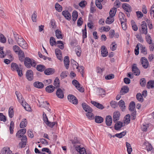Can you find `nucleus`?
Segmentation results:
<instances>
[{
    "mask_svg": "<svg viewBox=\"0 0 154 154\" xmlns=\"http://www.w3.org/2000/svg\"><path fill=\"white\" fill-rule=\"evenodd\" d=\"M62 14L65 18L68 20L71 19V14L67 11H63L62 12Z\"/></svg>",
    "mask_w": 154,
    "mask_h": 154,
    "instance_id": "11",
    "label": "nucleus"
},
{
    "mask_svg": "<svg viewBox=\"0 0 154 154\" xmlns=\"http://www.w3.org/2000/svg\"><path fill=\"white\" fill-rule=\"evenodd\" d=\"M120 116V113L119 111H116L114 112L113 116V121L115 123L119 119Z\"/></svg>",
    "mask_w": 154,
    "mask_h": 154,
    "instance_id": "10",
    "label": "nucleus"
},
{
    "mask_svg": "<svg viewBox=\"0 0 154 154\" xmlns=\"http://www.w3.org/2000/svg\"><path fill=\"white\" fill-rule=\"evenodd\" d=\"M126 146L127 149V151L128 154H131V153L132 152V149L130 143L127 142L126 143Z\"/></svg>",
    "mask_w": 154,
    "mask_h": 154,
    "instance_id": "34",
    "label": "nucleus"
},
{
    "mask_svg": "<svg viewBox=\"0 0 154 154\" xmlns=\"http://www.w3.org/2000/svg\"><path fill=\"white\" fill-rule=\"evenodd\" d=\"M13 34L14 37L15 38V40L17 42V41L20 40L22 38V37L21 36L17 34L16 32H13Z\"/></svg>",
    "mask_w": 154,
    "mask_h": 154,
    "instance_id": "35",
    "label": "nucleus"
},
{
    "mask_svg": "<svg viewBox=\"0 0 154 154\" xmlns=\"http://www.w3.org/2000/svg\"><path fill=\"white\" fill-rule=\"evenodd\" d=\"M82 106L83 109L86 112H89L92 111V108L85 103H83L82 104Z\"/></svg>",
    "mask_w": 154,
    "mask_h": 154,
    "instance_id": "15",
    "label": "nucleus"
},
{
    "mask_svg": "<svg viewBox=\"0 0 154 154\" xmlns=\"http://www.w3.org/2000/svg\"><path fill=\"white\" fill-rule=\"evenodd\" d=\"M53 70L51 68H48L45 71V73L47 75H50L53 73Z\"/></svg>",
    "mask_w": 154,
    "mask_h": 154,
    "instance_id": "51",
    "label": "nucleus"
},
{
    "mask_svg": "<svg viewBox=\"0 0 154 154\" xmlns=\"http://www.w3.org/2000/svg\"><path fill=\"white\" fill-rule=\"evenodd\" d=\"M27 123V121L26 119H23L21 122L20 126L21 128H23L26 126Z\"/></svg>",
    "mask_w": 154,
    "mask_h": 154,
    "instance_id": "29",
    "label": "nucleus"
},
{
    "mask_svg": "<svg viewBox=\"0 0 154 154\" xmlns=\"http://www.w3.org/2000/svg\"><path fill=\"white\" fill-rule=\"evenodd\" d=\"M119 20L120 21H126V19L125 18V14L122 12H120L119 14Z\"/></svg>",
    "mask_w": 154,
    "mask_h": 154,
    "instance_id": "32",
    "label": "nucleus"
},
{
    "mask_svg": "<svg viewBox=\"0 0 154 154\" xmlns=\"http://www.w3.org/2000/svg\"><path fill=\"white\" fill-rule=\"evenodd\" d=\"M20 40L17 41V44L22 48L26 49L27 48V44L25 40L22 38Z\"/></svg>",
    "mask_w": 154,
    "mask_h": 154,
    "instance_id": "5",
    "label": "nucleus"
},
{
    "mask_svg": "<svg viewBox=\"0 0 154 154\" xmlns=\"http://www.w3.org/2000/svg\"><path fill=\"white\" fill-rule=\"evenodd\" d=\"M55 87L52 85H50L47 86L45 88L46 91L48 93H51L54 91Z\"/></svg>",
    "mask_w": 154,
    "mask_h": 154,
    "instance_id": "24",
    "label": "nucleus"
},
{
    "mask_svg": "<svg viewBox=\"0 0 154 154\" xmlns=\"http://www.w3.org/2000/svg\"><path fill=\"white\" fill-rule=\"evenodd\" d=\"M57 44H58L57 46L61 49H63L64 46L62 42L61 41H58L57 42Z\"/></svg>",
    "mask_w": 154,
    "mask_h": 154,
    "instance_id": "44",
    "label": "nucleus"
},
{
    "mask_svg": "<svg viewBox=\"0 0 154 154\" xmlns=\"http://www.w3.org/2000/svg\"><path fill=\"white\" fill-rule=\"evenodd\" d=\"M14 122L12 121H11L10 124V125L9 127L10 133L11 134H13L14 132L13 129L14 128Z\"/></svg>",
    "mask_w": 154,
    "mask_h": 154,
    "instance_id": "43",
    "label": "nucleus"
},
{
    "mask_svg": "<svg viewBox=\"0 0 154 154\" xmlns=\"http://www.w3.org/2000/svg\"><path fill=\"white\" fill-rule=\"evenodd\" d=\"M13 49L14 51L16 53H19V51H22L20 50V48L17 45H15L13 46Z\"/></svg>",
    "mask_w": 154,
    "mask_h": 154,
    "instance_id": "58",
    "label": "nucleus"
},
{
    "mask_svg": "<svg viewBox=\"0 0 154 154\" xmlns=\"http://www.w3.org/2000/svg\"><path fill=\"white\" fill-rule=\"evenodd\" d=\"M72 84L75 86L77 89L80 92H83L84 89L80 86V84L78 82L75 80H73L72 82Z\"/></svg>",
    "mask_w": 154,
    "mask_h": 154,
    "instance_id": "6",
    "label": "nucleus"
},
{
    "mask_svg": "<svg viewBox=\"0 0 154 154\" xmlns=\"http://www.w3.org/2000/svg\"><path fill=\"white\" fill-rule=\"evenodd\" d=\"M101 52L102 56L103 57H106L108 55V51L107 48L104 45H103L101 47Z\"/></svg>",
    "mask_w": 154,
    "mask_h": 154,
    "instance_id": "13",
    "label": "nucleus"
},
{
    "mask_svg": "<svg viewBox=\"0 0 154 154\" xmlns=\"http://www.w3.org/2000/svg\"><path fill=\"white\" fill-rule=\"evenodd\" d=\"M147 87L149 89L154 88V81H149L147 84Z\"/></svg>",
    "mask_w": 154,
    "mask_h": 154,
    "instance_id": "33",
    "label": "nucleus"
},
{
    "mask_svg": "<svg viewBox=\"0 0 154 154\" xmlns=\"http://www.w3.org/2000/svg\"><path fill=\"white\" fill-rule=\"evenodd\" d=\"M135 107V103L134 101L131 102L129 105V109L130 111L134 110Z\"/></svg>",
    "mask_w": 154,
    "mask_h": 154,
    "instance_id": "41",
    "label": "nucleus"
},
{
    "mask_svg": "<svg viewBox=\"0 0 154 154\" xmlns=\"http://www.w3.org/2000/svg\"><path fill=\"white\" fill-rule=\"evenodd\" d=\"M126 132L125 131H123L121 133L119 134H117L115 135H113L112 137H114L115 136H116L119 138H122L123 136H124L126 134Z\"/></svg>",
    "mask_w": 154,
    "mask_h": 154,
    "instance_id": "40",
    "label": "nucleus"
},
{
    "mask_svg": "<svg viewBox=\"0 0 154 154\" xmlns=\"http://www.w3.org/2000/svg\"><path fill=\"white\" fill-rule=\"evenodd\" d=\"M5 122L6 121V118L3 113H0V121Z\"/></svg>",
    "mask_w": 154,
    "mask_h": 154,
    "instance_id": "62",
    "label": "nucleus"
},
{
    "mask_svg": "<svg viewBox=\"0 0 154 154\" xmlns=\"http://www.w3.org/2000/svg\"><path fill=\"white\" fill-rule=\"evenodd\" d=\"M92 112H89L86 114V116L88 118L91 119H93L94 118V115L92 113Z\"/></svg>",
    "mask_w": 154,
    "mask_h": 154,
    "instance_id": "54",
    "label": "nucleus"
},
{
    "mask_svg": "<svg viewBox=\"0 0 154 154\" xmlns=\"http://www.w3.org/2000/svg\"><path fill=\"white\" fill-rule=\"evenodd\" d=\"M131 24L133 30L134 31H137L138 29V27L135 24V22L133 21H131Z\"/></svg>",
    "mask_w": 154,
    "mask_h": 154,
    "instance_id": "59",
    "label": "nucleus"
},
{
    "mask_svg": "<svg viewBox=\"0 0 154 154\" xmlns=\"http://www.w3.org/2000/svg\"><path fill=\"white\" fill-rule=\"evenodd\" d=\"M0 42L2 43H5L6 42L5 37L1 33H0Z\"/></svg>",
    "mask_w": 154,
    "mask_h": 154,
    "instance_id": "57",
    "label": "nucleus"
},
{
    "mask_svg": "<svg viewBox=\"0 0 154 154\" xmlns=\"http://www.w3.org/2000/svg\"><path fill=\"white\" fill-rule=\"evenodd\" d=\"M18 54L20 60L21 62L24 61L25 58V55L23 52L22 51H20Z\"/></svg>",
    "mask_w": 154,
    "mask_h": 154,
    "instance_id": "22",
    "label": "nucleus"
},
{
    "mask_svg": "<svg viewBox=\"0 0 154 154\" xmlns=\"http://www.w3.org/2000/svg\"><path fill=\"white\" fill-rule=\"evenodd\" d=\"M132 71L135 75H139L140 73V70L137 67L136 64H134L132 66Z\"/></svg>",
    "mask_w": 154,
    "mask_h": 154,
    "instance_id": "9",
    "label": "nucleus"
},
{
    "mask_svg": "<svg viewBox=\"0 0 154 154\" xmlns=\"http://www.w3.org/2000/svg\"><path fill=\"white\" fill-rule=\"evenodd\" d=\"M33 86L35 88H42L44 87L43 84L41 82L37 81L33 83Z\"/></svg>",
    "mask_w": 154,
    "mask_h": 154,
    "instance_id": "19",
    "label": "nucleus"
},
{
    "mask_svg": "<svg viewBox=\"0 0 154 154\" xmlns=\"http://www.w3.org/2000/svg\"><path fill=\"white\" fill-rule=\"evenodd\" d=\"M56 35L58 39H62L63 38L61 32L58 29H57L55 31Z\"/></svg>",
    "mask_w": 154,
    "mask_h": 154,
    "instance_id": "36",
    "label": "nucleus"
},
{
    "mask_svg": "<svg viewBox=\"0 0 154 154\" xmlns=\"http://www.w3.org/2000/svg\"><path fill=\"white\" fill-rule=\"evenodd\" d=\"M56 94L57 96L60 98H63L64 97V94L63 91L60 88L57 89V91Z\"/></svg>",
    "mask_w": 154,
    "mask_h": 154,
    "instance_id": "14",
    "label": "nucleus"
},
{
    "mask_svg": "<svg viewBox=\"0 0 154 154\" xmlns=\"http://www.w3.org/2000/svg\"><path fill=\"white\" fill-rule=\"evenodd\" d=\"M122 123L120 121L118 122L115 125V130H119L123 126Z\"/></svg>",
    "mask_w": 154,
    "mask_h": 154,
    "instance_id": "27",
    "label": "nucleus"
},
{
    "mask_svg": "<svg viewBox=\"0 0 154 154\" xmlns=\"http://www.w3.org/2000/svg\"><path fill=\"white\" fill-rule=\"evenodd\" d=\"M64 63L66 69H68L69 68V58L68 56L65 57L64 59Z\"/></svg>",
    "mask_w": 154,
    "mask_h": 154,
    "instance_id": "20",
    "label": "nucleus"
},
{
    "mask_svg": "<svg viewBox=\"0 0 154 154\" xmlns=\"http://www.w3.org/2000/svg\"><path fill=\"white\" fill-rule=\"evenodd\" d=\"M125 123L128 124L130 122V116L129 114L127 115L125 117Z\"/></svg>",
    "mask_w": 154,
    "mask_h": 154,
    "instance_id": "42",
    "label": "nucleus"
},
{
    "mask_svg": "<svg viewBox=\"0 0 154 154\" xmlns=\"http://www.w3.org/2000/svg\"><path fill=\"white\" fill-rule=\"evenodd\" d=\"M101 2L99 0H96L95 1V4L97 7L100 9L102 8V5L101 3Z\"/></svg>",
    "mask_w": 154,
    "mask_h": 154,
    "instance_id": "56",
    "label": "nucleus"
},
{
    "mask_svg": "<svg viewBox=\"0 0 154 154\" xmlns=\"http://www.w3.org/2000/svg\"><path fill=\"white\" fill-rule=\"evenodd\" d=\"M68 99L70 102L74 104H77L78 100L76 98L74 95L69 94L68 95Z\"/></svg>",
    "mask_w": 154,
    "mask_h": 154,
    "instance_id": "4",
    "label": "nucleus"
},
{
    "mask_svg": "<svg viewBox=\"0 0 154 154\" xmlns=\"http://www.w3.org/2000/svg\"><path fill=\"white\" fill-rule=\"evenodd\" d=\"M137 99L140 102H142L143 101V96L140 93H138L136 95Z\"/></svg>",
    "mask_w": 154,
    "mask_h": 154,
    "instance_id": "48",
    "label": "nucleus"
},
{
    "mask_svg": "<svg viewBox=\"0 0 154 154\" xmlns=\"http://www.w3.org/2000/svg\"><path fill=\"white\" fill-rule=\"evenodd\" d=\"M116 11L117 8H113L111 9L109 12V17H113L115 15Z\"/></svg>",
    "mask_w": 154,
    "mask_h": 154,
    "instance_id": "31",
    "label": "nucleus"
},
{
    "mask_svg": "<svg viewBox=\"0 0 154 154\" xmlns=\"http://www.w3.org/2000/svg\"><path fill=\"white\" fill-rule=\"evenodd\" d=\"M2 154H10L12 152L8 147H5L3 148L1 151Z\"/></svg>",
    "mask_w": 154,
    "mask_h": 154,
    "instance_id": "18",
    "label": "nucleus"
},
{
    "mask_svg": "<svg viewBox=\"0 0 154 154\" xmlns=\"http://www.w3.org/2000/svg\"><path fill=\"white\" fill-rule=\"evenodd\" d=\"M74 146L80 154H87L85 149L84 147L81 146V145L75 144L74 145Z\"/></svg>",
    "mask_w": 154,
    "mask_h": 154,
    "instance_id": "3",
    "label": "nucleus"
},
{
    "mask_svg": "<svg viewBox=\"0 0 154 154\" xmlns=\"http://www.w3.org/2000/svg\"><path fill=\"white\" fill-rule=\"evenodd\" d=\"M139 30L141 34L146 35L147 33V28L146 23L145 21H142L139 28Z\"/></svg>",
    "mask_w": 154,
    "mask_h": 154,
    "instance_id": "2",
    "label": "nucleus"
},
{
    "mask_svg": "<svg viewBox=\"0 0 154 154\" xmlns=\"http://www.w3.org/2000/svg\"><path fill=\"white\" fill-rule=\"evenodd\" d=\"M43 121L47 124L49 122L47 117L45 113L43 112Z\"/></svg>",
    "mask_w": 154,
    "mask_h": 154,
    "instance_id": "61",
    "label": "nucleus"
},
{
    "mask_svg": "<svg viewBox=\"0 0 154 154\" xmlns=\"http://www.w3.org/2000/svg\"><path fill=\"white\" fill-rule=\"evenodd\" d=\"M112 117L109 115L107 116L106 118V123L108 126H110L112 124Z\"/></svg>",
    "mask_w": 154,
    "mask_h": 154,
    "instance_id": "17",
    "label": "nucleus"
},
{
    "mask_svg": "<svg viewBox=\"0 0 154 154\" xmlns=\"http://www.w3.org/2000/svg\"><path fill=\"white\" fill-rule=\"evenodd\" d=\"M15 94L19 102L21 103H23L24 99L21 94L20 93H18L17 91L15 92Z\"/></svg>",
    "mask_w": 154,
    "mask_h": 154,
    "instance_id": "25",
    "label": "nucleus"
},
{
    "mask_svg": "<svg viewBox=\"0 0 154 154\" xmlns=\"http://www.w3.org/2000/svg\"><path fill=\"white\" fill-rule=\"evenodd\" d=\"M91 103L94 106L100 109H102L104 108L103 106L102 105L97 102L94 101H91Z\"/></svg>",
    "mask_w": 154,
    "mask_h": 154,
    "instance_id": "16",
    "label": "nucleus"
},
{
    "mask_svg": "<svg viewBox=\"0 0 154 154\" xmlns=\"http://www.w3.org/2000/svg\"><path fill=\"white\" fill-rule=\"evenodd\" d=\"M126 21H123L121 22L122 29L125 30L126 29L127 27L126 23Z\"/></svg>",
    "mask_w": 154,
    "mask_h": 154,
    "instance_id": "63",
    "label": "nucleus"
},
{
    "mask_svg": "<svg viewBox=\"0 0 154 154\" xmlns=\"http://www.w3.org/2000/svg\"><path fill=\"white\" fill-rule=\"evenodd\" d=\"M105 93V91L103 89L101 88H97V93L98 95H104Z\"/></svg>",
    "mask_w": 154,
    "mask_h": 154,
    "instance_id": "37",
    "label": "nucleus"
},
{
    "mask_svg": "<svg viewBox=\"0 0 154 154\" xmlns=\"http://www.w3.org/2000/svg\"><path fill=\"white\" fill-rule=\"evenodd\" d=\"M11 69L13 71H16L19 68L17 65L14 63H12L11 64Z\"/></svg>",
    "mask_w": 154,
    "mask_h": 154,
    "instance_id": "45",
    "label": "nucleus"
},
{
    "mask_svg": "<svg viewBox=\"0 0 154 154\" xmlns=\"http://www.w3.org/2000/svg\"><path fill=\"white\" fill-rule=\"evenodd\" d=\"M26 130L25 128H23L19 130L16 134V136L18 138L22 137L26 133Z\"/></svg>",
    "mask_w": 154,
    "mask_h": 154,
    "instance_id": "12",
    "label": "nucleus"
},
{
    "mask_svg": "<svg viewBox=\"0 0 154 154\" xmlns=\"http://www.w3.org/2000/svg\"><path fill=\"white\" fill-rule=\"evenodd\" d=\"M146 39L147 42L149 44L152 43V38L150 35L148 34L146 36Z\"/></svg>",
    "mask_w": 154,
    "mask_h": 154,
    "instance_id": "53",
    "label": "nucleus"
},
{
    "mask_svg": "<svg viewBox=\"0 0 154 154\" xmlns=\"http://www.w3.org/2000/svg\"><path fill=\"white\" fill-rule=\"evenodd\" d=\"M72 16L73 21L74 22L75 21L78 17L77 12L76 11H73Z\"/></svg>",
    "mask_w": 154,
    "mask_h": 154,
    "instance_id": "38",
    "label": "nucleus"
},
{
    "mask_svg": "<svg viewBox=\"0 0 154 154\" xmlns=\"http://www.w3.org/2000/svg\"><path fill=\"white\" fill-rule=\"evenodd\" d=\"M54 85L56 88L59 87V80L58 78H56L54 80Z\"/></svg>",
    "mask_w": 154,
    "mask_h": 154,
    "instance_id": "60",
    "label": "nucleus"
},
{
    "mask_svg": "<svg viewBox=\"0 0 154 154\" xmlns=\"http://www.w3.org/2000/svg\"><path fill=\"white\" fill-rule=\"evenodd\" d=\"M140 61L142 66L145 69L147 68L149 66V63L145 57H142L140 59Z\"/></svg>",
    "mask_w": 154,
    "mask_h": 154,
    "instance_id": "7",
    "label": "nucleus"
},
{
    "mask_svg": "<svg viewBox=\"0 0 154 154\" xmlns=\"http://www.w3.org/2000/svg\"><path fill=\"white\" fill-rule=\"evenodd\" d=\"M24 61L25 66L27 68H30L31 66L35 67L36 64L34 60H31L28 57H26Z\"/></svg>",
    "mask_w": 154,
    "mask_h": 154,
    "instance_id": "1",
    "label": "nucleus"
},
{
    "mask_svg": "<svg viewBox=\"0 0 154 154\" xmlns=\"http://www.w3.org/2000/svg\"><path fill=\"white\" fill-rule=\"evenodd\" d=\"M140 47H142V45L140 43H138L136 45L134 50V53L136 55H138L139 54V50Z\"/></svg>",
    "mask_w": 154,
    "mask_h": 154,
    "instance_id": "39",
    "label": "nucleus"
},
{
    "mask_svg": "<svg viewBox=\"0 0 154 154\" xmlns=\"http://www.w3.org/2000/svg\"><path fill=\"white\" fill-rule=\"evenodd\" d=\"M119 105L122 111L125 110V102L123 100H121L119 101Z\"/></svg>",
    "mask_w": 154,
    "mask_h": 154,
    "instance_id": "28",
    "label": "nucleus"
},
{
    "mask_svg": "<svg viewBox=\"0 0 154 154\" xmlns=\"http://www.w3.org/2000/svg\"><path fill=\"white\" fill-rule=\"evenodd\" d=\"M75 51L76 54L78 57L80 56L81 53V48L79 47H76L75 49Z\"/></svg>",
    "mask_w": 154,
    "mask_h": 154,
    "instance_id": "55",
    "label": "nucleus"
},
{
    "mask_svg": "<svg viewBox=\"0 0 154 154\" xmlns=\"http://www.w3.org/2000/svg\"><path fill=\"white\" fill-rule=\"evenodd\" d=\"M114 21V20L113 17H108L106 21V23L107 24H111Z\"/></svg>",
    "mask_w": 154,
    "mask_h": 154,
    "instance_id": "47",
    "label": "nucleus"
},
{
    "mask_svg": "<svg viewBox=\"0 0 154 154\" xmlns=\"http://www.w3.org/2000/svg\"><path fill=\"white\" fill-rule=\"evenodd\" d=\"M55 53L57 58L60 60H62V54L59 48H56L55 50Z\"/></svg>",
    "mask_w": 154,
    "mask_h": 154,
    "instance_id": "26",
    "label": "nucleus"
},
{
    "mask_svg": "<svg viewBox=\"0 0 154 154\" xmlns=\"http://www.w3.org/2000/svg\"><path fill=\"white\" fill-rule=\"evenodd\" d=\"M8 114L9 117L10 118H12L13 117L14 115V112L13 108H11V107L9 108Z\"/></svg>",
    "mask_w": 154,
    "mask_h": 154,
    "instance_id": "52",
    "label": "nucleus"
},
{
    "mask_svg": "<svg viewBox=\"0 0 154 154\" xmlns=\"http://www.w3.org/2000/svg\"><path fill=\"white\" fill-rule=\"evenodd\" d=\"M27 79L29 81H32L33 79V74L32 71L31 70H28L26 74Z\"/></svg>",
    "mask_w": 154,
    "mask_h": 154,
    "instance_id": "8",
    "label": "nucleus"
},
{
    "mask_svg": "<svg viewBox=\"0 0 154 154\" xmlns=\"http://www.w3.org/2000/svg\"><path fill=\"white\" fill-rule=\"evenodd\" d=\"M103 119L100 116H96L95 118V121L96 123H101L103 122Z\"/></svg>",
    "mask_w": 154,
    "mask_h": 154,
    "instance_id": "30",
    "label": "nucleus"
},
{
    "mask_svg": "<svg viewBox=\"0 0 154 154\" xmlns=\"http://www.w3.org/2000/svg\"><path fill=\"white\" fill-rule=\"evenodd\" d=\"M129 91V88L127 86H124L122 87L120 92L121 95H123L127 93Z\"/></svg>",
    "mask_w": 154,
    "mask_h": 154,
    "instance_id": "21",
    "label": "nucleus"
},
{
    "mask_svg": "<svg viewBox=\"0 0 154 154\" xmlns=\"http://www.w3.org/2000/svg\"><path fill=\"white\" fill-rule=\"evenodd\" d=\"M114 78V75L112 74L107 75L105 77V78L106 80H110Z\"/></svg>",
    "mask_w": 154,
    "mask_h": 154,
    "instance_id": "64",
    "label": "nucleus"
},
{
    "mask_svg": "<svg viewBox=\"0 0 154 154\" xmlns=\"http://www.w3.org/2000/svg\"><path fill=\"white\" fill-rule=\"evenodd\" d=\"M55 8L56 10L59 12H61L62 10V7L58 3H57L55 4Z\"/></svg>",
    "mask_w": 154,
    "mask_h": 154,
    "instance_id": "50",
    "label": "nucleus"
},
{
    "mask_svg": "<svg viewBox=\"0 0 154 154\" xmlns=\"http://www.w3.org/2000/svg\"><path fill=\"white\" fill-rule=\"evenodd\" d=\"M122 8L127 12H130L131 10L130 6L128 4H124L122 5Z\"/></svg>",
    "mask_w": 154,
    "mask_h": 154,
    "instance_id": "23",
    "label": "nucleus"
},
{
    "mask_svg": "<svg viewBox=\"0 0 154 154\" xmlns=\"http://www.w3.org/2000/svg\"><path fill=\"white\" fill-rule=\"evenodd\" d=\"M50 43L51 46L56 45L57 42H56L55 38L53 37H51L50 39Z\"/></svg>",
    "mask_w": 154,
    "mask_h": 154,
    "instance_id": "49",
    "label": "nucleus"
},
{
    "mask_svg": "<svg viewBox=\"0 0 154 154\" xmlns=\"http://www.w3.org/2000/svg\"><path fill=\"white\" fill-rule=\"evenodd\" d=\"M37 69L39 71L42 72L45 69V66L42 65H39L37 66Z\"/></svg>",
    "mask_w": 154,
    "mask_h": 154,
    "instance_id": "46",
    "label": "nucleus"
}]
</instances>
